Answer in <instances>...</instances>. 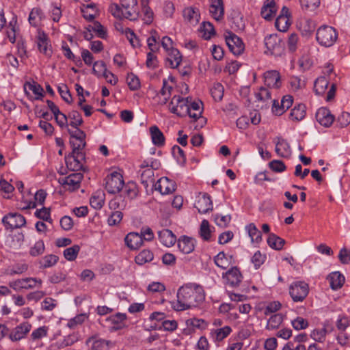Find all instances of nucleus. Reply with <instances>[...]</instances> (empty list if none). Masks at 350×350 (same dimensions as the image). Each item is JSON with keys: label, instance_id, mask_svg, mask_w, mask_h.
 <instances>
[{"label": "nucleus", "instance_id": "17", "mask_svg": "<svg viewBox=\"0 0 350 350\" xmlns=\"http://www.w3.org/2000/svg\"><path fill=\"white\" fill-rule=\"evenodd\" d=\"M183 16L185 22L191 26L198 24L200 19V13L198 8L194 7H187L183 11Z\"/></svg>", "mask_w": 350, "mask_h": 350}, {"label": "nucleus", "instance_id": "33", "mask_svg": "<svg viewBox=\"0 0 350 350\" xmlns=\"http://www.w3.org/2000/svg\"><path fill=\"white\" fill-rule=\"evenodd\" d=\"M43 18L44 15L41 9L39 8H34L30 12L28 20L32 26L38 27L40 25Z\"/></svg>", "mask_w": 350, "mask_h": 350}, {"label": "nucleus", "instance_id": "59", "mask_svg": "<svg viewBox=\"0 0 350 350\" xmlns=\"http://www.w3.org/2000/svg\"><path fill=\"white\" fill-rule=\"evenodd\" d=\"M172 154L179 163L184 164L185 163L186 157L185 152L178 146H173Z\"/></svg>", "mask_w": 350, "mask_h": 350}, {"label": "nucleus", "instance_id": "25", "mask_svg": "<svg viewBox=\"0 0 350 350\" xmlns=\"http://www.w3.org/2000/svg\"><path fill=\"white\" fill-rule=\"evenodd\" d=\"M158 235L161 243L166 247L174 245L176 241V236L168 229H163L158 232Z\"/></svg>", "mask_w": 350, "mask_h": 350}, {"label": "nucleus", "instance_id": "47", "mask_svg": "<svg viewBox=\"0 0 350 350\" xmlns=\"http://www.w3.org/2000/svg\"><path fill=\"white\" fill-rule=\"evenodd\" d=\"M275 25L279 31H286L291 25L289 17L278 16L275 20Z\"/></svg>", "mask_w": 350, "mask_h": 350}, {"label": "nucleus", "instance_id": "31", "mask_svg": "<svg viewBox=\"0 0 350 350\" xmlns=\"http://www.w3.org/2000/svg\"><path fill=\"white\" fill-rule=\"evenodd\" d=\"M172 90V88L167 83L165 80H163V88H161L159 94H158V97L159 98L158 100L159 104L163 105L167 103L171 96Z\"/></svg>", "mask_w": 350, "mask_h": 350}, {"label": "nucleus", "instance_id": "38", "mask_svg": "<svg viewBox=\"0 0 350 350\" xmlns=\"http://www.w3.org/2000/svg\"><path fill=\"white\" fill-rule=\"evenodd\" d=\"M329 82L325 77H321L316 79L314 84V90L317 95H322L325 93Z\"/></svg>", "mask_w": 350, "mask_h": 350}, {"label": "nucleus", "instance_id": "26", "mask_svg": "<svg viewBox=\"0 0 350 350\" xmlns=\"http://www.w3.org/2000/svg\"><path fill=\"white\" fill-rule=\"evenodd\" d=\"M276 103L277 100L275 99H273L272 111L275 115L280 116L292 105L293 97L289 95L283 96L281 100V108H278L276 107Z\"/></svg>", "mask_w": 350, "mask_h": 350}, {"label": "nucleus", "instance_id": "12", "mask_svg": "<svg viewBox=\"0 0 350 350\" xmlns=\"http://www.w3.org/2000/svg\"><path fill=\"white\" fill-rule=\"evenodd\" d=\"M31 329V325L29 323L23 322L10 332L9 339L12 342H18L25 338Z\"/></svg>", "mask_w": 350, "mask_h": 350}, {"label": "nucleus", "instance_id": "50", "mask_svg": "<svg viewBox=\"0 0 350 350\" xmlns=\"http://www.w3.org/2000/svg\"><path fill=\"white\" fill-rule=\"evenodd\" d=\"M200 234L203 240H210L211 236V231L210 230L209 223L206 219H204L200 224Z\"/></svg>", "mask_w": 350, "mask_h": 350}, {"label": "nucleus", "instance_id": "41", "mask_svg": "<svg viewBox=\"0 0 350 350\" xmlns=\"http://www.w3.org/2000/svg\"><path fill=\"white\" fill-rule=\"evenodd\" d=\"M88 342H92V350H108L109 345H111L109 340L96 339V338H90Z\"/></svg>", "mask_w": 350, "mask_h": 350}, {"label": "nucleus", "instance_id": "24", "mask_svg": "<svg viewBox=\"0 0 350 350\" xmlns=\"http://www.w3.org/2000/svg\"><path fill=\"white\" fill-rule=\"evenodd\" d=\"M125 243L131 250H137L143 245V238L137 232L129 233L125 239Z\"/></svg>", "mask_w": 350, "mask_h": 350}, {"label": "nucleus", "instance_id": "34", "mask_svg": "<svg viewBox=\"0 0 350 350\" xmlns=\"http://www.w3.org/2000/svg\"><path fill=\"white\" fill-rule=\"evenodd\" d=\"M29 89V90L32 91L33 93L36 96V99H41L44 94V90L42 87L38 84V83L33 81L32 83L27 82L24 85V89L26 94H28L27 89Z\"/></svg>", "mask_w": 350, "mask_h": 350}, {"label": "nucleus", "instance_id": "1", "mask_svg": "<svg viewBox=\"0 0 350 350\" xmlns=\"http://www.w3.org/2000/svg\"><path fill=\"white\" fill-rule=\"evenodd\" d=\"M177 301L173 308L177 311L185 310L196 307L205 298L203 288L196 284H187L179 288L177 292Z\"/></svg>", "mask_w": 350, "mask_h": 350}, {"label": "nucleus", "instance_id": "46", "mask_svg": "<svg viewBox=\"0 0 350 350\" xmlns=\"http://www.w3.org/2000/svg\"><path fill=\"white\" fill-rule=\"evenodd\" d=\"M202 38L208 40L215 33L213 25L210 22H203L200 27Z\"/></svg>", "mask_w": 350, "mask_h": 350}, {"label": "nucleus", "instance_id": "48", "mask_svg": "<svg viewBox=\"0 0 350 350\" xmlns=\"http://www.w3.org/2000/svg\"><path fill=\"white\" fill-rule=\"evenodd\" d=\"M224 88L219 83L214 84L211 89V94L215 101H220L224 96Z\"/></svg>", "mask_w": 350, "mask_h": 350}, {"label": "nucleus", "instance_id": "28", "mask_svg": "<svg viewBox=\"0 0 350 350\" xmlns=\"http://www.w3.org/2000/svg\"><path fill=\"white\" fill-rule=\"evenodd\" d=\"M150 133L152 143L157 146H162L165 144V137L157 126L150 128Z\"/></svg>", "mask_w": 350, "mask_h": 350}, {"label": "nucleus", "instance_id": "62", "mask_svg": "<svg viewBox=\"0 0 350 350\" xmlns=\"http://www.w3.org/2000/svg\"><path fill=\"white\" fill-rule=\"evenodd\" d=\"M122 213L120 211H113L108 218L107 222L109 226H116L122 219Z\"/></svg>", "mask_w": 350, "mask_h": 350}, {"label": "nucleus", "instance_id": "22", "mask_svg": "<svg viewBox=\"0 0 350 350\" xmlns=\"http://www.w3.org/2000/svg\"><path fill=\"white\" fill-rule=\"evenodd\" d=\"M224 278L226 280V283L230 286H237L241 282L242 275L239 269L234 267L225 273Z\"/></svg>", "mask_w": 350, "mask_h": 350}, {"label": "nucleus", "instance_id": "4", "mask_svg": "<svg viewBox=\"0 0 350 350\" xmlns=\"http://www.w3.org/2000/svg\"><path fill=\"white\" fill-rule=\"evenodd\" d=\"M189 97L183 98L179 95H174L169 105L170 111L178 116H186L189 111Z\"/></svg>", "mask_w": 350, "mask_h": 350}, {"label": "nucleus", "instance_id": "64", "mask_svg": "<svg viewBox=\"0 0 350 350\" xmlns=\"http://www.w3.org/2000/svg\"><path fill=\"white\" fill-rule=\"evenodd\" d=\"M232 329L229 326H225L220 329H217L215 331L216 340L218 341L222 340L224 338L227 337Z\"/></svg>", "mask_w": 350, "mask_h": 350}, {"label": "nucleus", "instance_id": "40", "mask_svg": "<svg viewBox=\"0 0 350 350\" xmlns=\"http://www.w3.org/2000/svg\"><path fill=\"white\" fill-rule=\"evenodd\" d=\"M154 258L152 252L148 250H144L135 256V262L138 265H144L150 262Z\"/></svg>", "mask_w": 350, "mask_h": 350}, {"label": "nucleus", "instance_id": "18", "mask_svg": "<svg viewBox=\"0 0 350 350\" xmlns=\"http://www.w3.org/2000/svg\"><path fill=\"white\" fill-rule=\"evenodd\" d=\"M196 208L200 213H206L213 209V204L211 198L206 193L199 194L195 203Z\"/></svg>", "mask_w": 350, "mask_h": 350}, {"label": "nucleus", "instance_id": "53", "mask_svg": "<svg viewBox=\"0 0 350 350\" xmlns=\"http://www.w3.org/2000/svg\"><path fill=\"white\" fill-rule=\"evenodd\" d=\"M301 8L306 11H314L320 5V0H299Z\"/></svg>", "mask_w": 350, "mask_h": 350}, {"label": "nucleus", "instance_id": "30", "mask_svg": "<svg viewBox=\"0 0 350 350\" xmlns=\"http://www.w3.org/2000/svg\"><path fill=\"white\" fill-rule=\"evenodd\" d=\"M149 0H142V20L146 24H150L153 21L154 13L152 9L148 6Z\"/></svg>", "mask_w": 350, "mask_h": 350}, {"label": "nucleus", "instance_id": "23", "mask_svg": "<svg viewBox=\"0 0 350 350\" xmlns=\"http://www.w3.org/2000/svg\"><path fill=\"white\" fill-rule=\"evenodd\" d=\"M276 5L274 0H266L261 9V16L265 20L270 21L273 19L276 13Z\"/></svg>", "mask_w": 350, "mask_h": 350}, {"label": "nucleus", "instance_id": "42", "mask_svg": "<svg viewBox=\"0 0 350 350\" xmlns=\"http://www.w3.org/2000/svg\"><path fill=\"white\" fill-rule=\"evenodd\" d=\"M104 193L101 191L95 193L90 200V203L92 207L95 209H100L104 204Z\"/></svg>", "mask_w": 350, "mask_h": 350}, {"label": "nucleus", "instance_id": "19", "mask_svg": "<svg viewBox=\"0 0 350 350\" xmlns=\"http://www.w3.org/2000/svg\"><path fill=\"white\" fill-rule=\"evenodd\" d=\"M265 85L270 89H278L281 86L280 75L276 70L267 71L264 74Z\"/></svg>", "mask_w": 350, "mask_h": 350}, {"label": "nucleus", "instance_id": "20", "mask_svg": "<svg viewBox=\"0 0 350 350\" xmlns=\"http://www.w3.org/2000/svg\"><path fill=\"white\" fill-rule=\"evenodd\" d=\"M275 144V151L280 157H288L291 154V150L289 144L282 137H278L274 139Z\"/></svg>", "mask_w": 350, "mask_h": 350}, {"label": "nucleus", "instance_id": "10", "mask_svg": "<svg viewBox=\"0 0 350 350\" xmlns=\"http://www.w3.org/2000/svg\"><path fill=\"white\" fill-rule=\"evenodd\" d=\"M265 44L272 55H280L284 51V42L276 36L269 35L265 39Z\"/></svg>", "mask_w": 350, "mask_h": 350}, {"label": "nucleus", "instance_id": "57", "mask_svg": "<svg viewBox=\"0 0 350 350\" xmlns=\"http://www.w3.org/2000/svg\"><path fill=\"white\" fill-rule=\"evenodd\" d=\"M58 260V257L53 254L45 256L40 261L41 267L43 268L51 267L55 265Z\"/></svg>", "mask_w": 350, "mask_h": 350}, {"label": "nucleus", "instance_id": "9", "mask_svg": "<svg viewBox=\"0 0 350 350\" xmlns=\"http://www.w3.org/2000/svg\"><path fill=\"white\" fill-rule=\"evenodd\" d=\"M2 222L7 229H14L24 226L26 224V220L19 213H10L3 217Z\"/></svg>", "mask_w": 350, "mask_h": 350}, {"label": "nucleus", "instance_id": "36", "mask_svg": "<svg viewBox=\"0 0 350 350\" xmlns=\"http://www.w3.org/2000/svg\"><path fill=\"white\" fill-rule=\"evenodd\" d=\"M267 243L270 247L275 250H280L283 247L285 241L275 234L271 233L269 235Z\"/></svg>", "mask_w": 350, "mask_h": 350}, {"label": "nucleus", "instance_id": "27", "mask_svg": "<svg viewBox=\"0 0 350 350\" xmlns=\"http://www.w3.org/2000/svg\"><path fill=\"white\" fill-rule=\"evenodd\" d=\"M178 247L183 253L189 254L194 250V241L191 238L183 237L178 239Z\"/></svg>", "mask_w": 350, "mask_h": 350}, {"label": "nucleus", "instance_id": "54", "mask_svg": "<svg viewBox=\"0 0 350 350\" xmlns=\"http://www.w3.org/2000/svg\"><path fill=\"white\" fill-rule=\"evenodd\" d=\"M79 250V246L77 245H75L70 247L66 249L64 251V256L65 258L68 260H74L77 258Z\"/></svg>", "mask_w": 350, "mask_h": 350}, {"label": "nucleus", "instance_id": "32", "mask_svg": "<svg viewBox=\"0 0 350 350\" xmlns=\"http://www.w3.org/2000/svg\"><path fill=\"white\" fill-rule=\"evenodd\" d=\"M37 44L38 49L41 53L47 56L51 55V49L48 43L46 36L44 33H39Z\"/></svg>", "mask_w": 350, "mask_h": 350}, {"label": "nucleus", "instance_id": "63", "mask_svg": "<svg viewBox=\"0 0 350 350\" xmlns=\"http://www.w3.org/2000/svg\"><path fill=\"white\" fill-rule=\"evenodd\" d=\"M187 326L192 327L193 328L204 329L206 327V323L203 319H189L186 321Z\"/></svg>", "mask_w": 350, "mask_h": 350}, {"label": "nucleus", "instance_id": "51", "mask_svg": "<svg viewBox=\"0 0 350 350\" xmlns=\"http://www.w3.org/2000/svg\"><path fill=\"white\" fill-rule=\"evenodd\" d=\"M215 265L223 269H227L230 265V261L226 256L225 254L221 252H219L215 257Z\"/></svg>", "mask_w": 350, "mask_h": 350}, {"label": "nucleus", "instance_id": "44", "mask_svg": "<svg viewBox=\"0 0 350 350\" xmlns=\"http://www.w3.org/2000/svg\"><path fill=\"white\" fill-rule=\"evenodd\" d=\"M141 180L142 183L146 187H148L149 184L154 185V179L153 170L152 168H148L144 170L141 174Z\"/></svg>", "mask_w": 350, "mask_h": 350}, {"label": "nucleus", "instance_id": "61", "mask_svg": "<svg viewBox=\"0 0 350 350\" xmlns=\"http://www.w3.org/2000/svg\"><path fill=\"white\" fill-rule=\"evenodd\" d=\"M87 318L85 314H80L69 320L67 326L70 329L75 328L78 325L82 324Z\"/></svg>", "mask_w": 350, "mask_h": 350}, {"label": "nucleus", "instance_id": "21", "mask_svg": "<svg viewBox=\"0 0 350 350\" xmlns=\"http://www.w3.org/2000/svg\"><path fill=\"white\" fill-rule=\"evenodd\" d=\"M317 121L325 127L330 126L334 120V116L331 113L330 111L327 108H320L316 113Z\"/></svg>", "mask_w": 350, "mask_h": 350}, {"label": "nucleus", "instance_id": "8", "mask_svg": "<svg viewBox=\"0 0 350 350\" xmlns=\"http://www.w3.org/2000/svg\"><path fill=\"white\" fill-rule=\"evenodd\" d=\"M309 286L307 283L299 281L290 286L289 293L294 301H302L308 295Z\"/></svg>", "mask_w": 350, "mask_h": 350}, {"label": "nucleus", "instance_id": "7", "mask_svg": "<svg viewBox=\"0 0 350 350\" xmlns=\"http://www.w3.org/2000/svg\"><path fill=\"white\" fill-rule=\"evenodd\" d=\"M224 36L229 50L234 55H239L243 53L245 44L239 36L230 31H226Z\"/></svg>", "mask_w": 350, "mask_h": 350}, {"label": "nucleus", "instance_id": "15", "mask_svg": "<svg viewBox=\"0 0 350 350\" xmlns=\"http://www.w3.org/2000/svg\"><path fill=\"white\" fill-rule=\"evenodd\" d=\"M209 13L217 21H221L224 17V4L223 0H208Z\"/></svg>", "mask_w": 350, "mask_h": 350}, {"label": "nucleus", "instance_id": "43", "mask_svg": "<svg viewBox=\"0 0 350 350\" xmlns=\"http://www.w3.org/2000/svg\"><path fill=\"white\" fill-rule=\"evenodd\" d=\"M169 57L167 61L172 68H176L179 66L181 62V55L179 51L176 49H171L168 52Z\"/></svg>", "mask_w": 350, "mask_h": 350}, {"label": "nucleus", "instance_id": "29", "mask_svg": "<svg viewBox=\"0 0 350 350\" xmlns=\"http://www.w3.org/2000/svg\"><path fill=\"white\" fill-rule=\"evenodd\" d=\"M327 279L333 290L340 288L345 282V277L340 272H333L330 273Z\"/></svg>", "mask_w": 350, "mask_h": 350}, {"label": "nucleus", "instance_id": "13", "mask_svg": "<svg viewBox=\"0 0 350 350\" xmlns=\"http://www.w3.org/2000/svg\"><path fill=\"white\" fill-rule=\"evenodd\" d=\"M271 92L269 88L261 87L255 94L256 107L264 109L269 107L273 100L271 97Z\"/></svg>", "mask_w": 350, "mask_h": 350}, {"label": "nucleus", "instance_id": "49", "mask_svg": "<svg viewBox=\"0 0 350 350\" xmlns=\"http://www.w3.org/2000/svg\"><path fill=\"white\" fill-rule=\"evenodd\" d=\"M299 29L306 34L311 33L315 29L314 23L310 19H304L299 24Z\"/></svg>", "mask_w": 350, "mask_h": 350}, {"label": "nucleus", "instance_id": "11", "mask_svg": "<svg viewBox=\"0 0 350 350\" xmlns=\"http://www.w3.org/2000/svg\"><path fill=\"white\" fill-rule=\"evenodd\" d=\"M83 178L81 173H72L59 180V183L65 189L72 191L79 188Z\"/></svg>", "mask_w": 350, "mask_h": 350}, {"label": "nucleus", "instance_id": "6", "mask_svg": "<svg viewBox=\"0 0 350 350\" xmlns=\"http://www.w3.org/2000/svg\"><path fill=\"white\" fill-rule=\"evenodd\" d=\"M42 280L36 278H25L17 279L9 283V286L16 291L21 290H29L36 287H40Z\"/></svg>", "mask_w": 350, "mask_h": 350}, {"label": "nucleus", "instance_id": "14", "mask_svg": "<svg viewBox=\"0 0 350 350\" xmlns=\"http://www.w3.org/2000/svg\"><path fill=\"white\" fill-rule=\"evenodd\" d=\"M154 186L155 190L159 191L162 195L172 193L176 188L175 182L167 177L159 178Z\"/></svg>", "mask_w": 350, "mask_h": 350}, {"label": "nucleus", "instance_id": "16", "mask_svg": "<svg viewBox=\"0 0 350 350\" xmlns=\"http://www.w3.org/2000/svg\"><path fill=\"white\" fill-rule=\"evenodd\" d=\"M85 160L83 153H73L66 157V166L72 171H78L83 167V161Z\"/></svg>", "mask_w": 350, "mask_h": 350}, {"label": "nucleus", "instance_id": "52", "mask_svg": "<svg viewBox=\"0 0 350 350\" xmlns=\"http://www.w3.org/2000/svg\"><path fill=\"white\" fill-rule=\"evenodd\" d=\"M126 83L131 90H137L140 88V81L133 73H129L126 77Z\"/></svg>", "mask_w": 350, "mask_h": 350}, {"label": "nucleus", "instance_id": "39", "mask_svg": "<svg viewBox=\"0 0 350 350\" xmlns=\"http://www.w3.org/2000/svg\"><path fill=\"white\" fill-rule=\"evenodd\" d=\"M246 229L253 243H260L262 240L261 232L256 228L254 224L251 223L247 226Z\"/></svg>", "mask_w": 350, "mask_h": 350}, {"label": "nucleus", "instance_id": "2", "mask_svg": "<svg viewBox=\"0 0 350 350\" xmlns=\"http://www.w3.org/2000/svg\"><path fill=\"white\" fill-rule=\"evenodd\" d=\"M120 8L117 3H111L109 8L111 14L118 18H126L135 21L139 16L137 0H120Z\"/></svg>", "mask_w": 350, "mask_h": 350}, {"label": "nucleus", "instance_id": "60", "mask_svg": "<svg viewBox=\"0 0 350 350\" xmlns=\"http://www.w3.org/2000/svg\"><path fill=\"white\" fill-rule=\"evenodd\" d=\"M93 72L98 76H103L105 73H108L106 64L103 61L94 62L93 65Z\"/></svg>", "mask_w": 350, "mask_h": 350}, {"label": "nucleus", "instance_id": "35", "mask_svg": "<svg viewBox=\"0 0 350 350\" xmlns=\"http://www.w3.org/2000/svg\"><path fill=\"white\" fill-rule=\"evenodd\" d=\"M306 106L304 104H299L291 110L290 117L291 120L300 121L303 120L306 116Z\"/></svg>", "mask_w": 350, "mask_h": 350}, {"label": "nucleus", "instance_id": "55", "mask_svg": "<svg viewBox=\"0 0 350 350\" xmlns=\"http://www.w3.org/2000/svg\"><path fill=\"white\" fill-rule=\"evenodd\" d=\"M81 10L85 19L92 21L94 18L96 14L94 5L92 4L87 5L86 6L83 5V7L81 8Z\"/></svg>", "mask_w": 350, "mask_h": 350}, {"label": "nucleus", "instance_id": "3", "mask_svg": "<svg viewBox=\"0 0 350 350\" xmlns=\"http://www.w3.org/2000/svg\"><path fill=\"white\" fill-rule=\"evenodd\" d=\"M316 38L317 42L323 46H332L338 38V34L333 27L323 25L317 31Z\"/></svg>", "mask_w": 350, "mask_h": 350}, {"label": "nucleus", "instance_id": "5", "mask_svg": "<svg viewBox=\"0 0 350 350\" xmlns=\"http://www.w3.org/2000/svg\"><path fill=\"white\" fill-rule=\"evenodd\" d=\"M105 180V189L111 194L119 193L124 185L122 174L117 172L110 174Z\"/></svg>", "mask_w": 350, "mask_h": 350}, {"label": "nucleus", "instance_id": "56", "mask_svg": "<svg viewBox=\"0 0 350 350\" xmlns=\"http://www.w3.org/2000/svg\"><path fill=\"white\" fill-rule=\"evenodd\" d=\"M44 249L45 247L43 241L39 240L30 248L29 254L32 256H38L44 253Z\"/></svg>", "mask_w": 350, "mask_h": 350}, {"label": "nucleus", "instance_id": "37", "mask_svg": "<svg viewBox=\"0 0 350 350\" xmlns=\"http://www.w3.org/2000/svg\"><path fill=\"white\" fill-rule=\"evenodd\" d=\"M283 321V316L281 314H275L270 317L267 321L266 328L269 330L278 329Z\"/></svg>", "mask_w": 350, "mask_h": 350}, {"label": "nucleus", "instance_id": "58", "mask_svg": "<svg viewBox=\"0 0 350 350\" xmlns=\"http://www.w3.org/2000/svg\"><path fill=\"white\" fill-rule=\"evenodd\" d=\"M69 118L71 120L70 124L75 128H77L83 122L81 115L77 111H72L69 113Z\"/></svg>", "mask_w": 350, "mask_h": 350}, {"label": "nucleus", "instance_id": "45", "mask_svg": "<svg viewBox=\"0 0 350 350\" xmlns=\"http://www.w3.org/2000/svg\"><path fill=\"white\" fill-rule=\"evenodd\" d=\"M245 27L242 16L239 13L234 14L232 17V29L234 31H243Z\"/></svg>", "mask_w": 350, "mask_h": 350}]
</instances>
